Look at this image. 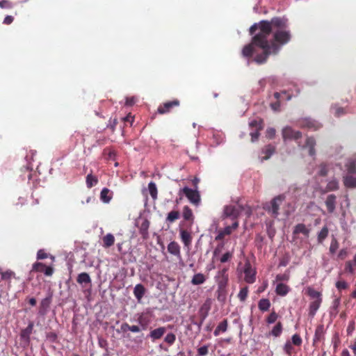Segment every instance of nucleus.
Returning <instances> with one entry per match:
<instances>
[{
    "label": "nucleus",
    "instance_id": "f257e3e1",
    "mask_svg": "<svg viewBox=\"0 0 356 356\" xmlns=\"http://www.w3.org/2000/svg\"><path fill=\"white\" fill-rule=\"evenodd\" d=\"M259 32L252 38L251 42L244 46L242 55L249 58L254 54L253 60L258 65L266 62L270 55H276L280 52V47L274 42L270 43L271 33L275 30L273 18L270 21L261 20L259 23L253 24L249 29L250 34L253 35L256 30Z\"/></svg>",
    "mask_w": 356,
    "mask_h": 356
},
{
    "label": "nucleus",
    "instance_id": "f03ea898",
    "mask_svg": "<svg viewBox=\"0 0 356 356\" xmlns=\"http://www.w3.org/2000/svg\"><path fill=\"white\" fill-rule=\"evenodd\" d=\"M275 30L273 33V41L270 39V43L274 42L280 47V51L283 45L287 44L291 38L289 29L288 19L286 17H273Z\"/></svg>",
    "mask_w": 356,
    "mask_h": 356
},
{
    "label": "nucleus",
    "instance_id": "7ed1b4c3",
    "mask_svg": "<svg viewBox=\"0 0 356 356\" xmlns=\"http://www.w3.org/2000/svg\"><path fill=\"white\" fill-rule=\"evenodd\" d=\"M282 135L284 143L291 140H295L298 143V146L301 149H309V154L312 157L316 156V140L313 137H307L305 141V144H301L299 140L302 138V133L300 131L294 130L290 126H286L282 129Z\"/></svg>",
    "mask_w": 356,
    "mask_h": 356
},
{
    "label": "nucleus",
    "instance_id": "20e7f679",
    "mask_svg": "<svg viewBox=\"0 0 356 356\" xmlns=\"http://www.w3.org/2000/svg\"><path fill=\"white\" fill-rule=\"evenodd\" d=\"M149 211L144 209L140 213L138 218L135 219V227L139 228V233L143 239L149 237Z\"/></svg>",
    "mask_w": 356,
    "mask_h": 356
},
{
    "label": "nucleus",
    "instance_id": "39448f33",
    "mask_svg": "<svg viewBox=\"0 0 356 356\" xmlns=\"http://www.w3.org/2000/svg\"><path fill=\"white\" fill-rule=\"evenodd\" d=\"M285 200V195L282 194L273 198L269 202L264 205V209L270 213L273 218H277L280 215V207Z\"/></svg>",
    "mask_w": 356,
    "mask_h": 356
},
{
    "label": "nucleus",
    "instance_id": "423d86ee",
    "mask_svg": "<svg viewBox=\"0 0 356 356\" xmlns=\"http://www.w3.org/2000/svg\"><path fill=\"white\" fill-rule=\"evenodd\" d=\"M282 95H286V97L285 99L286 102H288L293 97V94L289 92V90H282L280 92H275L273 94L274 98L276 99V102H271L270 104V106L272 110L274 111H280V106H281V99L280 97Z\"/></svg>",
    "mask_w": 356,
    "mask_h": 356
},
{
    "label": "nucleus",
    "instance_id": "0eeeda50",
    "mask_svg": "<svg viewBox=\"0 0 356 356\" xmlns=\"http://www.w3.org/2000/svg\"><path fill=\"white\" fill-rule=\"evenodd\" d=\"M182 191L187 199L190 201L191 203L193 204L195 206H199L200 203V195L197 190L192 189L188 186H185L183 188L180 189L179 193Z\"/></svg>",
    "mask_w": 356,
    "mask_h": 356
},
{
    "label": "nucleus",
    "instance_id": "6e6552de",
    "mask_svg": "<svg viewBox=\"0 0 356 356\" xmlns=\"http://www.w3.org/2000/svg\"><path fill=\"white\" fill-rule=\"evenodd\" d=\"M52 266H47L42 262H35L32 266L31 272L44 273L46 276H51L54 273Z\"/></svg>",
    "mask_w": 356,
    "mask_h": 356
},
{
    "label": "nucleus",
    "instance_id": "1a4fd4ad",
    "mask_svg": "<svg viewBox=\"0 0 356 356\" xmlns=\"http://www.w3.org/2000/svg\"><path fill=\"white\" fill-rule=\"evenodd\" d=\"M275 152V146L271 144H268L266 145L264 148L261 149L260 152V154L259 156V159L260 162H264L266 160H268L270 158V156Z\"/></svg>",
    "mask_w": 356,
    "mask_h": 356
},
{
    "label": "nucleus",
    "instance_id": "9d476101",
    "mask_svg": "<svg viewBox=\"0 0 356 356\" xmlns=\"http://www.w3.org/2000/svg\"><path fill=\"white\" fill-rule=\"evenodd\" d=\"M245 281L248 284H252L256 280V272L252 269L250 264L246 262L244 265Z\"/></svg>",
    "mask_w": 356,
    "mask_h": 356
},
{
    "label": "nucleus",
    "instance_id": "9b49d317",
    "mask_svg": "<svg viewBox=\"0 0 356 356\" xmlns=\"http://www.w3.org/2000/svg\"><path fill=\"white\" fill-rule=\"evenodd\" d=\"M179 106V101L174 99L161 104L157 108V113L159 114H165L169 113L172 108Z\"/></svg>",
    "mask_w": 356,
    "mask_h": 356
},
{
    "label": "nucleus",
    "instance_id": "f8f14e48",
    "mask_svg": "<svg viewBox=\"0 0 356 356\" xmlns=\"http://www.w3.org/2000/svg\"><path fill=\"white\" fill-rule=\"evenodd\" d=\"M239 210L234 205H227L223 209V218H230L232 220H236L239 216Z\"/></svg>",
    "mask_w": 356,
    "mask_h": 356
},
{
    "label": "nucleus",
    "instance_id": "ddd939ff",
    "mask_svg": "<svg viewBox=\"0 0 356 356\" xmlns=\"http://www.w3.org/2000/svg\"><path fill=\"white\" fill-rule=\"evenodd\" d=\"M165 332L166 328L165 327H159L151 330L149 333L146 335V337L150 338L152 341H155L156 340L160 339Z\"/></svg>",
    "mask_w": 356,
    "mask_h": 356
},
{
    "label": "nucleus",
    "instance_id": "4468645a",
    "mask_svg": "<svg viewBox=\"0 0 356 356\" xmlns=\"http://www.w3.org/2000/svg\"><path fill=\"white\" fill-rule=\"evenodd\" d=\"M34 327V323L32 321H30L27 325V327L21 330L20 337L22 340H24L26 343H29L30 342V337L33 332Z\"/></svg>",
    "mask_w": 356,
    "mask_h": 356
},
{
    "label": "nucleus",
    "instance_id": "2eb2a0df",
    "mask_svg": "<svg viewBox=\"0 0 356 356\" xmlns=\"http://www.w3.org/2000/svg\"><path fill=\"white\" fill-rule=\"evenodd\" d=\"M327 210L329 213H332L335 211L337 204V196L334 194H330L327 196L325 201Z\"/></svg>",
    "mask_w": 356,
    "mask_h": 356
},
{
    "label": "nucleus",
    "instance_id": "dca6fc26",
    "mask_svg": "<svg viewBox=\"0 0 356 356\" xmlns=\"http://www.w3.org/2000/svg\"><path fill=\"white\" fill-rule=\"evenodd\" d=\"M138 325H135V332H139L141 330H146L148 328L149 320L147 316L140 315L138 318Z\"/></svg>",
    "mask_w": 356,
    "mask_h": 356
},
{
    "label": "nucleus",
    "instance_id": "f3484780",
    "mask_svg": "<svg viewBox=\"0 0 356 356\" xmlns=\"http://www.w3.org/2000/svg\"><path fill=\"white\" fill-rule=\"evenodd\" d=\"M168 251L170 254L177 257L179 259H181L180 246L176 241H171L168 245Z\"/></svg>",
    "mask_w": 356,
    "mask_h": 356
},
{
    "label": "nucleus",
    "instance_id": "a211bd4d",
    "mask_svg": "<svg viewBox=\"0 0 356 356\" xmlns=\"http://www.w3.org/2000/svg\"><path fill=\"white\" fill-rule=\"evenodd\" d=\"M340 304H341L340 298H337L333 300L332 304L329 310V315L332 319L335 318L337 317V316L338 315L339 307L340 306Z\"/></svg>",
    "mask_w": 356,
    "mask_h": 356
},
{
    "label": "nucleus",
    "instance_id": "6ab92c4d",
    "mask_svg": "<svg viewBox=\"0 0 356 356\" xmlns=\"http://www.w3.org/2000/svg\"><path fill=\"white\" fill-rule=\"evenodd\" d=\"M325 328L323 324L318 325L315 330L314 339H313V346L316 345V343L324 339L325 336Z\"/></svg>",
    "mask_w": 356,
    "mask_h": 356
},
{
    "label": "nucleus",
    "instance_id": "aec40b11",
    "mask_svg": "<svg viewBox=\"0 0 356 356\" xmlns=\"http://www.w3.org/2000/svg\"><path fill=\"white\" fill-rule=\"evenodd\" d=\"M343 184L346 188H356V175L347 174L343 176Z\"/></svg>",
    "mask_w": 356,
    "mask_h": 356
},
{
    "label": "nucleus",
    "instance_id": "412c9836",
    "mask_svg": "<svg viewBox=\"0 0 356 356\" xmlns=\"http://www.w3.org/2000/svg\"><path fill=\"white\" fill-rule=\"evenodd\" d=\"M322 302V298H319L318 300H314V301H312L309 304V316L312 318H313L318 309H319L321 305Z\"/></svg>",
    "mask_w": 356,
    "mask_h": 356
},
{
    "label": "nucleus",
    "instance_id": "4be33fe9",
    "mask_svg": "<svg viewBox=\"0 0 356 356\" xmlns=\"http://www.w3.org/2000/svg\"><path fill=\"white\" fill-rule=\"evenodd\" d=\"M275 291L278 296H285L290 291V287L285 284L280 282L277 284Z\"/></svg>",
    "mask_w": 356,
    "mask_h": 356
},
{
    "label": "nucleus",
    "instance_id": "5701e85b",
    "mask_svg": "<svg viewBox=\"0 0 356 356\" xmlns=\"http://www.w3.org/2000/svg\"><path fill=\"white\" fill-rule=\"evenodd\" d=\"M179 234L180 238L184 245L187 247L189 246L192 242V237L191 234L185 229H181Z\"/></svg>",
    "mask_w": 356,
    "mask_h": 356
},
{
    "label": "nucleus",
    "instance_id": "b1692460",
    "mask_svg": "<svg viewBox=\"0 0 356 356\" xmlns=\"http://www.w3.org/2000/svg\"><path fill=\"white\" fill-rule=\"evenodd\" d=\"M228 321L227 319H224L221 321L213 332L214 336L217 337L221 333H225L227 330Z\"/></svg>",
    "mask_w": 356,
    "mask_h": 356
},
{
    "label": "nucleus",
    "instance_id": "393cba45",
    "mask_svg": "<svg viewBox=\"0 0 356 356\" xmlns=\"http://www.w3.org/2000/svg\"><path fill=\"white\" fill-rule=\"evenodd\" d=\"M146 289L145 286L141 284L135 285V297L136 298L138 302H141V299L145 294Z\"/></svg>",
    "mask_w": 356,
    "mask_h": 356
},
{
    "label": "nucleus",
    "instance_id": "a878e982",
    "mask_svg": "<svg viewBox=\"0 0 356 356\" xmlns=\"http://www.w3.org/2000/svg\"><path fill=\"white\" fill-rule=\"evenodd\" d=\"M300 233L304 234L306 236H308L309 234V229L306 227L305 224L298 223L294 227L293 234H298Z\"/></svg>",
    "mask_w": 356,
    "mask_h": 356
},
{
    "label": "nucleus",
    "instance_id": "bb28decb",
    "mask_svg": "<svg viewBox=\"0 0 356 356\" xmlns=\"http://www.w3.org/2000/svg\"><path fill=\"white\" fill-rule=\"evenodd\" d=\"M210 310V304L207 302H204L199 309V315L200 319L205 321L207 317L209 315V312Z\"/></svg>",
    "mask_w": 356,
    "mask_h": 356
},
{
    "label": "nucleus",
    "instance_id": "cd10ccee",
    "mask_svg": "<svg viewBox=\"0 0 356 356\" xmlns=\"http://www.w3.org/2000/svg\"><path fill=\"white\" fill-rule=\"evenodd\" d=\"M232 233V227L227 226L222 230H218L217 235L215 236L216 241H222L225 236L229 235Z\"/></svg>",
    "mask_w": 356,
    "mask_h": 356
},
{
    "label": "nucleus",
    "instance_id": "c85d7f7f",
    "mask_svg": "<svg viewBox=\"0 0 356 356\" xmlns=\"http://www.w3.org/2000/svg\"><path fill=\"white\" fill-rule=\"evenodd\" d=\"M339 188V181L336 178H332L327 181L325 189L327 191H335Z\"/></svg>",
    "mask_w": 356,
    "mask_h": 356
},
{
    "label": "nucleus",
    "instance_id": "c756f323",
    "mask_svg": "<svg viewBox=\"0 0 356 356\" xmlns=\"http://www.w3.org/2000/svg\"><path fill=\"white\" fill-rule=\"evenodd\" d=\"M270 305V302L268 298H261L258 302L259 309L262 312L268 311Z\"/></svg>",
    "mask_w": 356,
    "mask_h": 356
},
{
    "label": "nucleus",
    "instance_id": "7c9ffc66",
    "mask_svg": "<svg viewBox=\"0 0 356 356\" xmlns=\"http://www.w3.org/2000/svg\"><path fill=\"white\" fill-rule=\"evenodd\" d=\"M112 198V193L107 188H104L100 193V199L105 203L109 202Z\"/></svg>",
    "mask_w": 356,
    "mask_h": 356
},
{
    "label": "nucleus",
    "instance_id": "2f4dec72",
    "mask_svg": "<svg viewBox=\"0 0 356 356\" xmlns=\"http://www.w3.org/2000/svg\"><path fill=\"white\" fill-rule=\"evenodd\" d=\"M303 125L307 127L309 129L317 130L321 127V124L317 121L312 120L310 118H307L304 120Z\"/></svg>",
    "mask_w": 356,
    "mask_h": 356
},
{
    "label": "nucleus",
    "instance_id": "473e14b6",
    "mask_svg": "<svg viewBox=\"0 0 356 356\" xmlns=\"http://www.w3.org/2000/svg\"><path fill=\"white\" fill-rule=\"evenodd\" d=\"M76 282L80 284H91V278L87 273H81L79 274Z\"/></svg>",
    "mask_w": 356,
    "mask_h": 356
},
{
    "label": "nucleus",
    "instance_id": "72a5a7b5",
    "mask_svg": "<svg viewBox=\"0 0 356 356\" xmlns=\"http://www.w3.org/2000/svg\"><path fill=\"white\" fill-rule=\"evenodd\" d=\"M329 234V230L327 225L323 227L321 231L318 233L317 235V241L318 243H322L324 240L327 237Z\"/></svg>",
    "mask_w": 356,
    "mask_h": 356
},
{
    "label": "nucleus",
    "instance_id": "f704fd0d",
    "mask_svg": "<svg viewBox=\"0 0 356 356\" xmlns=\"http://www.w3.org/2000/svg\"><path fill=\"white\" fill-rule=\"evenodd\" d=\"M331 111L334 115L337 118H339L347 113L345 108L340 107L337 104L331 106Z\"/></svg>",
    "mask_w": 356,
    "mask_h": 356
},
{
    "label": "nucleus",
    "instance_id": "c9c22d12",
    "mask_svg": "<svg viewBox=\"0 0 356 356\" xmlns=\"http://www.w3.org/2000/svg\"><path fill=\"white\" fill-rule=\"evenodd\" d=\"M206 279L202 273H196L193 275L191 280V283L193 285H200L205 282Z\"/></svg>",
    "mask_w": 356,
    "mask_h": 356
},
{
    "label": "nucleus",
    "instance_id": "e433bc0d",
    "mask_svg": "<svg viewBox=\"0 0 356 356\" xmlns=\"http://www.w3.org/2000/svg\"><path fill=\"white\" fill-rule=\"evenodd\" d=\"M103 245L105 248H109L112 246L115 243V238L113 234H107L102 238Z\"/></svg>",
    "mask_w": 356,
    "mask_h": 356
},
{
    "label": "nucleus",
    "instance_id": "4c0bfd02",
    "mask_svg": "<svg viewBox=\"0 0 356 356\" xmlns=\"http://www.w3.org/2000/svg\"><path fill=\"white\" fill-rule=\"evenodd\" d=\"M347 174H356V161L355 160H348L345 165Z\"/></svg>",
    "mask_w": 356,
    "mask_h": 356
},
{
    "label": "nucleus",
    "instance_id": "58836bf2",
    "mask_svg": "<svg viewBox=\"0 0 356 356\" xmlns=\"http://www.w3.org/2000/svg\"><path fill=\"white\" fill-rule=\"evenodd\" d=\"M283 330L282 324L281 322H278L272 329L270 335H272L275 337H278L281 335Z\"/></svg>",
    "mask_w": 356,
    "mask_h": 356
},
{
    "label": "nucleus",
    "instance_id": "ea45409f",
    "mask_svg": "<svg viewBox=\"0 0 356 356\" xmlns=\"http://www.w3.org/2000/svg\"><path fill=\"white\" fill-rule=\"evenodd\" d=\"M50 303V298H44L40 302L39 313L44 315L46 313L47 308L49 307Z\"/></svg>",
    "mask_w": 356,
    "mask_h": 356
},
{
    "label": "nucleus",
    "instance_id": "a19ab883",
    "mask_svg": "<svg viewBox=\"0 0 356 356\" xmlns=\"http://www.w3.org/2000/svg\"><path fill=\"white\" fill-rule=\"evenodd\" d=\"M180 218V213L177 211H172L168 213L166 222L172 223Z\"/></svg>",
    "mask_w": 356,
    "mask_h": 356
},
{
    "label": "nucleus",
    "instance_id": "79ce46f5",
    "mask_svg": "<svg viewBox=\"0 0 356 356\" xmlns=\"http://www.w3.org/2000/svg\"><path fill=\"white\" fill-rule=\"evenodd\" d=\"M86 182L87 187L90 188L98 183V179L95 176H93L92 174H89L86 177Z\"/></svg>",
    "mask_w": 356,
    "mask_h": 356
},
{
    "label": "nucleus",
    "instance_id": "37998d69",
    "mask_svg": "<svg viewBox=\"0 0 356 356\" xmlns=\"http://www.w3.org/2000/svg\"><path fill=\"white\" fill-rule=\"evenodd\" d=\"M182 216L185 220H193V214L192 210L188 206L184 207Z\"/></svg>",
    "mask_w": 356,
    "mask_h": 356
},
{
    "label": "nucleus",
    "instance_id": "c03bdc74",
    "mask_svg": "<svg viewBox=\"0 0 356 356\" xmlns=\"http://www.w3.org/2000/svg\"><path fill=\"white\" fill-rule=\"evenodd\" d=\"M148 190L152 199L156 200L157 198V187L154 181H150L148 184Z\"/></svg>",
    "mask_w": 356,
    "mask_h": 356
},
{
    "label": "nucleus",
    "instance_id": "a18cd8bd",
    "mask_svg": "<svg viewBox=\"0 0 356 356\" xmlns=\"http://www.w3.org/2000/svg\"><path fill=\"white\" fill-rule=\"evenodd\" d=\"M176 341V335L172 332L168 333L164 337V342L169 346L174 344Z\"/></svg>",
    "mask_w": 356,
    "mask_h": 356
},
{
    "label": "nucleus",
    "instance_id": "49530a36",
    "mask_svg": "<svg viewBox=\"0 0 356 356\" xmlns=\"http://www.w3.org/2000/svg\"><path fill=\"white\" fill-rule=\"evenodd\" d=\"M226 272H227V269H225V268H224L222 270L218 272V274L221 275L222 277V280L218 283V287L220 289L223 288L227 284V277L226 275Z\"/></svg>",
    "mask_w": 356,
    "mask_h": 356
},
{
    "label": "nucleus",
    "instance_id": "de8ad7c7",
    "mask_svg": "<svg viewBox=\"0 0 356 356\" xmlns=\"http://www.w3.org/2000/svg\"><path fill=\"white\" fill-rule=\"evenodd\" d=\"M339 248V243H338V241L337 239L335 238V237H333L332 238V241H331V243H330V248H329V251L331 254H334L337 250H338Z\"/></svg>",
    "mask_w": 356,
    "mask_h": 356
},
{
    "label": "nucleus",
    "instance_id": "09e8293b",
    "mask_svg": "<svg viewBox=\"0 0 356 356\" xmlns=\"http://www.w3.org/2000/svg\"><path fill=\"white\" fill-rule=\"evenodd\" d=\"M0 274L1 275L2 280H8V281H10L12 277H14L15 275V273L10 270H8L5 272L1 271Z\"/></svg>",
    "mask_w": 356,
    "mask_h": 356
},
{
    "label": "nucleus",
    "instance_id": "8fccbe9b",
    "mask_svg": "<svg viewBox=\"0 0 356 356\" xmlns=\"http://www.w3.org/2000/svg\"><path fill=\"white\" fill-rule=\"evenodd\" d=\"M248 293V287L245 286L240 289L239 293L238 294V298L241 302H243L246 300Z\"/></svg>",
    "mask_w": 356,
    "mask_h": 356
},
{
    "label": "nucleus",
    "instance_id": "3c124183",
    "mask_svg": "<svg viewBox=\"0 0 356 356\" xmlns=\"http://www.w3.org/2000/svg\"><path fill=\"white\" fill-rule=\"evenodd\" d=\"M307 294L311 298H314L315 300H318L319 298H322L321 293L318 291H315L312 288H308Z\"/></svg>",
    "mask_w": 356,
    "mask_h": 356
},
{
    "label": "nucleus",
    "instance_id": "603ef678",
    "mask_svg": "<svg viewBox=\"0 0 356 356\" xmlns=\"http://www.w3.org/2000/svg\"><path fill=\"white\" fill-rule=\"evenodd\" d=\"M249 126L254 129H262V121L252 120L249 122Z\"/></svg>",
    "mask_w": 356,
    "mask_h": 356
},
{
    "label": "nucleus",
    "instance_id": "864d4df0",
    "mask_svg": "<svg viewBox=\"0 0 356 356\" xmlns=\"http://www.w3.org/2000/svg\"><path fill=\"white\" fill-rule=\"evenodd\" d=\"M278 318V314L275 312H273L266 318V323L268 324L274 323Z\"/></svg>",
    "mask_w": 356,
    "mask_h": 356
},
{
    "label": "nucleus",
    "instance_id": "5fc2aeb1",
    "mask_svg": "<svg viewBox=\"0 0 356 356\" xmlns=\"http://www.w3.org/2000/svg\"><path fill=\"white\" fill-rule=\"evenodd\" d=\"M13 7V3L9 0L0 1V8L4 9H11Z\"/></svg>",
    "mask_w": 356,
    "mask_h": 356
},
{
    "label": "nucleus",
    "instance_id": "6e6d98bb",
    "mask_svg": "<svg viewBox=\"0 0 356 356\" xmlns=\"http://www.w3.org/2000/svg\"><path fill=\"white\" fill-rule=\"evenodd\" d=\"M289 280V273L277 274L275 277L276 282L288 281Z\"/></svg>",
    "mask_w": 356,
    "mask_h": 356
},
{
    "label": "nucleus",
    "instance_id": "4d7b16f0",
    "mask_svg": "<svg viewBox=\"0 0 356 356\" xmlns=\"http://www.w3.org/2000/svg\"><path fill=\"white\" fill-rule=\"evenodd\" d=\"M209 353V346L204 345L197 349V355L199 356H206Z\"/></svg>",
    "mask_w": 356,
    "mask_h": 356
},
{
    "label": "nucleus",
    "instance_id": "13d9d810",
    "mask_svg": "<svg viewBox=\"0 0 356 356\" xmlns=\"http://www.w3.org/2000/svg\"><path fill=\"white\" fill-rule=\"evenodd\" d=\"M328 173V168L326 164L322 163L319 166L318 175L320 176H326Z\"/></svg>",
    "mask_w": 356,
    "mask_h": 356
},
{
    "label": "nucleus",
    "instance_id": "bf43d9fd",
    "mask_svg": "<svg viewBox=\"0 0 356 356\" xmlns=\"http://www.w3.org/2000/svg\"><path fill=\"white\" fill-rule=\"evenodd\" d=\"M292 343L297 346H299L302 344V339L298 334H294L291 337Z\"/></svg>",
    "mask_w": 356,
    "mask_h": 356
},
{
    "label": "nucleus",
    "instance_id": "052dcab7",
    "mask_svg": "<svg viewBox=\"0 0 356 356\" xmlns=\"http://www.w3.org/2000/svg\"><path fill=\"white\" fill-rule=\"evenodd\" d=\"M267 234L270 239L275 236L276 231L271 224L267 225Z\"/></svg>",
    "mask_w": 356,
    "mask_h": 356
},
{
    "label": "nucleus",
    "instance_id": "680f3d73",
    "mask_svg": "<svg viewBox=\"0 0 356 356\" xmlns=\"http://www.w3.org/2000/svg\"><path fill=\"white\" fill-rule=\"evenodd\" d=\"M145 339H147L143 334L135 337V347L141 346Z\"/></svg>",
    "mask_w": 356,
    "mask_h": 356
},
{
    "label": "nucleus",
    "instance_id": "e2e57ef3",
    "mask_svg": "<svg viewBox=\"0 0 356 356\" xmlns=\"http://www.w3.org/2000/svg\"><path fill=\"white\" fill-rule=\"evenodd\" d=\"M260 130L261 129H254V131L250 132V135L251 136L252 142L254 143L258 140L259 136L260 135V134H259Z\"/></svg>",
    "mask_w": 356,
    "mask_h": 356
},
{
    "label": "nucleus",
    "instance_id": "0e129e2a",
    "mask_svg": "<svg viewBox=\"0 0 356 356\" xmlns=\"http://www.w3.org/2000/svg\"><path fill=\"white\" fill-rule=\"evenodd\" d=\"M335 286L338 290H343L348 288V283L346 281H337Z\"/></svg>",
    "mask_w": 356,
    "mask_h": 356
},
{
    "label": "nucleus",
    "instance_id": "69168bd1",
    "mask_svg": "<svg viewBox=\"0 0 356 356\" xmlns=\"http://www.w3.org/2000/svg\"><path fill=\"white\" fill-rule=\"evenodd\" d=\"M292 350L293 346L291 345V343L289 341H287L284 346V352L288 355H291Z\"/></svg>",
    "mask_w": 356,
    "mask_h": 356
},
{
    "label": "nucleus",
    "instance_id": "338daca9",
    "mask_svg": "<svg viewBox=\"0 0 356 356\" xmlns=\"http://www.w3.org/2000/svg\"><path fill=\"white\" fill-rule=\"evenodd\" d=\"M48 257L47 253L44 252V250H39L37 252V259H44Z\"/></svg>",
    "mask_w": 356,
    "mask_h": 356
},
{
    "label": "nucleus",
    "instance_id": "774afa93",
    "mask_svg": "<svg viewBox=\"0 0 356 356\" xmlns=\"http://www.w3.org/2000/svg\"><path fill=\"white\" fill-rule=\"evenodd\" d=\"M353 265L351 261H348L346 264L345 270L350 274L354 273Z\"/></svg>",
    "mask_w": 356,
    "mask_h": 356
}]
</instances>
